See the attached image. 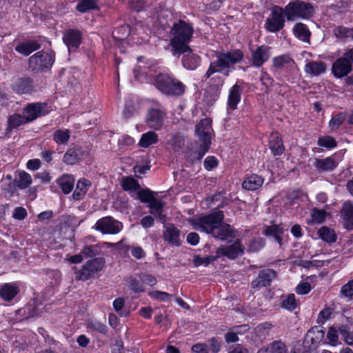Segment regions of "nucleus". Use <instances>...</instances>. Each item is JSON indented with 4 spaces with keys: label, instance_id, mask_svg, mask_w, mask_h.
<instances>
[{
    "label": "nucleus",
    "instance_id": "13d9d810",
    "mask_svg": "<svg viewBox=\"0 0 353 353\" xmlns=\"http://www.w3.org/2000/svg\"><path fill=\"white\" fill-rule=\"evenodd\" d=\"M325 216L326 212L325 210H321L317 209L316 208L312 209V217L313 221L317 223H322L324 221Z\"/></svg>",
    "mask_w": 353,
    "mask_h": 353
},
{
    "label": "nucleus",
    "instance_id": "423d86ee",
    "mask_svg": "<svg viewBox=\"0 0 353 353\" xmlns=\"http://www.w3.org/2000/svg\"><path fill=\"white\" fill-rule=\"evenodd\" d=\"M105 263V261L103 257H95L88 260L80 269L74 268L75 280L85 281L94 278L102 270Z\"/></svg>",
    "mask_w": 353,
    "mask_h": 353
},
{
    "label": "nucleus",
    "instance_id": "ea45409f",
    "mask_svg": "<svg viewBox=\"0 0 353 353\" xmlns=\"http://www.w3.org/2000/svg\"><path fill=\"white\" fill-rule=\"evenodd\" d=\"M158 141V136L154 132H148L141 136L139 141V145L142 148H148L152 144L156 143Z\"/></svg>",
    "mask_w": 353,
    "mask_h": 353
},
{
    "label": "nucleus",
    "instance_id": "20e7f679",
    "mask_svg": "<svg viewBox=\"0 0 353 353\" xmlns=\"http://www.w3.org/2000/svg\"><path fill=\"white\" fill-rule=\"evenodd\" d=\"M154 85L164 94L173 97L183 95L186 88L179 79L170 74L163 73L156 76Z\"/></svg>",
    "mask_w": 353,
    "mask_h": 353
},
{
    "label": "nucleus",
    "instance_id": "ddd939ff",
    "mask_svg": "<svg viewBox=\"0 0 353 353\" xmlns=\"http://www.w3.org/2000/svg\"><path fill=\"white\" fill-rule=\"evenodd\" d=\"M352 70V65L343 56L337 59L332 64V72L336 78L346 77Z\"/></svg>",
    "mask_w": 353,
    "mask_h": 353
},
{
    "label": "nucleus",
    "instance_id": "f257e3e1",
    "mask_svg": "<svg viewBox=\"0 0 353 353\" xmlns=\"http://www.w3.org/2000/svg\"><path fill=\"white\" fill-rule=\"evenodd\" d=\"M223 218V212L217 211L193 219L191 222L195 230L212 234L216 239L225 240L233 236V230L230 225L222 223Z\"/></svg>",
    "mask_w": 353,
    "mask_h": 353
},
{
    "label": "nucleus",
    "instance_id": "680f3d73",
    "mask_svg": "<svg viewBox=\"0 0 353 353\" xmlns=\"http://www.w3.org/2000/svg\"><path fill=\"white\" fill-rule=\"evenodd\" d=\"M341 294L345 297H351L353 296V281H350L342 286Z\"/></svg>",
    "mask_w": 353,
    "mask_h": 353
},
{
    "label": "nucleus",
    "instance_id": "bb28decb",
    "mask_svg": "<svg viewBox=\"0 0 353 353\" xmlns=\"http://www.w3.org/2000/svg\"><path fill=\"white\" fill-rule=\"evenodd\" d=\"M332 32L340 41H345L348 39H353V28L338 26L333 28Z\"/></svg>",
    "mask_w": 353,
    "mask_h": 353
},
{
    "label": "nucleus",
    "instance_id": "2f4dec72",
    "mask_svg": "<svg viewBox=\"0 0 353 353\" xmlns=\"http://www.w3.org/2000/svg\"><path fill=\"white\" fill-rule=\"evenodd\" d=\"M90 183L86 179L79 180L77 184V188L73 192L72 197L74 200H81L85 195Z\"/></svg>",
    "mask_w": 353,
    "mask_h": 353
},
{
    "label": "nucleus",
    "instance_id": "0e129e2a",
    "mask_svg": "<svg viewBox=\"0 0 353 353\" xmlns=\"http://www.w3.org/2000/svg\"><path fill=\"white\" fill-rule=\"evenodd\" d=\"M218 165L217 159L212 156L208 157L204 161V167L207 170H211Z\"/></svg>",
    "mask_w": 353,
    "mask_h": 353
},
{
    "label": "nucleus",
    "instance_id": "864d4df0",
    "mask_svg": "<svg viewBox=\"0 0 353 353\" xmlns=\"http://www.w3.org/2000/svg\"><path fill=\"white\" fill-rule=\"evenodd\" d=\"M318 145L321 147L333 148L336 146V141L331 136H323L319 138Z\"/></svg>",
    "mask_w": 353,
    "mask_h": 353
},
{
    "label": "nucleus",
    "instance_id": "f3484780",
    "mask_svg": "<svg viewBox=\"0 0 353 353\" xmlns=\"http://www.w3.org/2000/svg\"><path fill=\"white\" fill-rule=\"evenodd\" d=\"M275 276L276 272L273 270H263L259 272L258 277L252 281V287L253 288H260L268 286Z\"/></svg>",
    "mask_w": 353,
    "mask_h": 353
},
{
    "label": "nucleus",
    "instance_id": "c85d7f7f",
    "mask_svg": "<svg viewBox=\"0 0 353 353\" xmlns=\"http://www.w3.org/2000/svg\"><path fill=\"white\" fill-rule=\"evenodd\" d=\"M39 48L40 45L37 42L30 41L18 44L15 47V50L19 53L28 56L32 52L39 49Z\"/></svg>",
    "mask_w": 353,
    "mask_h": 353
},
{
    "label": "nucleus",
    "instance_id": "a19ab883",
    "mask_svg": "<svg viewBox=\"0 0 353 353\" xmlns=\"http://www.w3.org/2000/svg\"><path fill=\"white\" fill-rule=\"evenodd\" d=\"M294 63L293 59L288 54H282L272 59V65L276 69L281 68L286 65H294Z\"/></svg>",
    "mask_w": 353,
    "mask_h": 353
},
{
    "label": "nucleus",
    "instance_id": "8fccbe9b",
    "mask_svg": "<svg viewBox=\"0 0 353 353\" xmlns=\"http://www.w3.org/2000/svg\"><path fill=\"white\" fill-rule=\"evenodd\" d=\"M137 196L142 203H148L149 204L156 199L153 192L149 189L138 190Z\"/></svg>",
    "mask_w": 353,
    "mask_h": 353
},
{
    "label": "nucleus",
    "instance_id": "6ab92c4d",
    "mask_svg": "<svg viewBox=\"0 0 353 353\" xmlns=\"http://www.w3.org/2000/svg\"><path fill=\"white\" fill-rule=\"evenodd\" d=\"M338 162L334 156L325 159H315L314 165L319 172H329L336 168Z\"/></svg>",
    "mask_w": 353,
    "mask_h": 353
},
{
    "label": "nucleus",
    "instance_id": "58836bf2",
    "mask_svg": "<svg viewBox=\"0 0 353 353\" xmlns=\"http://www.w3.org/2000/svg\"><path fill=\"white\" fill-rule=\"evenodd\" d=\"M81 252L85 259L95 258L102 253V250L100 245L96 244L84 246Z\"/></svg>",
    "mask_w": 353,
    "mask_h": 353
},
{
    "label": "nucleus",
    "instance_id": "412c9836",
    "mask_svg": "<svg viewBox=\"0 0 353 353\" xmlns=\"http://www.w3.org/2000/svg\"><path fill=\"white\" fill-rule=\"evenodd\" d=\"M269 147L274 156H280L283 153L285 148L283 140L278 132L272 133L270 136Z\"/></svg>",
    "mask_w": 353,
    "mask_h": 353
},
{
    "label": "nucleus",
    "instance_id": "e2e57ef3",
    "mask_svg": "<svg viewBox=\"0 0 353 353\" xmlns=\"http://www.w3.org/2000/svg\"><path fill=\"white\" fill-rule=\"evenodd\" d=\"M310 290L311 285L308 282L301 283L296 288V292L299 294H307Z\"/></svg>",
    "mask_w": 353,
    "mask_h": 353
},
{
    "label": "nucleus",
    "instance_id": "5fc2aeb1",
    "mask_svg": "<svg viewBox=\"0 0 353 353\" xmlns=\"http://www.w3.org/2000/svg\"><path fill=\"white\" fill-rule=\"evenodd\" d=\"M88 327L101 334H106L108 327L103 323L97 321H90L88 323Z\"/></svg>",
    "mask_w": 353,
    "mask_h": 353
},
{
    "label": "nucleus",
    "instance_id": "cd10ccee",
    "mask_svg": "<svg viewBox=\"0 0 353 353\" xmlns=\"http://www.w3.org/2000/svg\"><path fill=\"white\" fill-rule=\"evenodd\" d=\"M326 64L323 61H310L305 65V72L318 76L326 70Z\"/></svg>",
    "mask_w": 353,
    "mask_h": 353
},
{
    "label": "nucleus",
    "instance_id": "c03bdc74",
    "mask_svg": "<svg viewBox=\"0 0 353 353\" xmlns=\"http://www.w3.org/2000/svg\"><path fill=\"white\" fill-rule=\"evenodd\" d=\"M281 305L289 311L294 310L297 306L294 294H289L286 296H283Z\"/></svg>",
    "mask_w": 353,
    "mask_h": 353
},
{
    "label": "nucleus",
    "instance_id": "79ce46f5",
    "mask_svg": "<svg viewBox=\"0 0 353 353\" xmlns=\"http://www.w3.org/2000/svg\"><path fill=\"white\" fill-rule=\"evenodd\" d=\"M57 183L61 188L63 192L65 194L70 193L73 189L74 179L68 176L64 175L57 180Z\"/></svg>",
    "mask_w": 353,
    "mask_h": 353
},
{
    "label": "nucleus",
    "instance_id": "c756f323",
    "mask_svg": "<svg viewBox=\"0 0 353 353\" xmlns=\"http://www.w3.org/2000/svg\"><path fill=\"white\" fill-rule=\"evenodd\" d=\"M293 31L294 35L300 40L306 43H310L311 32L305 24L302 23H296Z\"/></svg>",
    "mask_w": 353,
    "mask_h": 353
},
{
    "label": "nucleus",
    "instance_id": "9b49d317",
    "mask_svg": "<svg viewBox=\"0 0 353 353\" xmlns=\"http://www.w3.org/2000/svg\"><path fill=\"white\" fill-rule=\"evenodd\" d=\"M213 130L211 120L201 119L195 126V133L201 143H211V136Z\"/></svg>",
    "mask_w": 353,
    "mask_h": 353
},
{
    "label": "nucleus",
    "instance_id": "c9c22d12",
    "mask_svg": "<svg viewBox=\"0 0 353 353\" xmlns=\"http://www.w3.org/2000/svg\"><path fill=\"white\" fill-rule=\"evenodd\" d=\"M319 236L327 243H334L337 236L334 231L327 226L321 227L318 231Z\"/></svg>",
    "mask_w": 353,
    "mask_h": 353
},
{
    "label": "nucleus",
    "instance_id": "39448f33",
    "mask_svg": "<svg viewBox=\"0 0 353 353\" xmlns=\"http://www.w3.org/2000/svg\"><path fill=\"white\" fill-rule=\"evenodd\" d=\"M283 10L285 16L288 21H294L299 18L309 19L312 17L314 13L312 5L301 0L290 2Z\"/></svg>",
    "mask_w": 353,
    "mask_h": 353
},
{
    "label": "nucleus",
    "instance_id": "603ef678",
    "mask_svg": "<svg viewBox=\"0 0 353 353\" xmlns=\"http://www.w3.org/2000/svg\"><path fill=\"white\" fill-rule=\"evenodd\" d=\"M97 8L95 0H81L77 6V10L81 12H85Z\"/></svg>",
    "mask_w": 353,
    "mask_h": 353
},
{
    "label": "nucleus",
    "instance_id": "052dcab7",
    "mask_svg": "<svg viewBox=\"0 0 353 353\" xmlns=\"http://www.w3.org/2000/svg\"><path fill=\"white\" fill-rule=\"evenodd\" d=\"M347 322L348 324L341 325L339 327L338 329L339 332L340 333L343 339L346 337L351 332L350 330L352 326L353 325V321L352 319H347Z\"/></svg>",
    "mask_w": 353,
    "mask_h": 353
},
{
    "label": "nucleus",
    "instance_id": "3c124183",
    "mask_svg": "<svg viewBox=\"0 0 353 353\" xmlns=\"http://www.w3.org/2000/svg\"><path fill=\"white\" fill-rule=\"evenodd\" d=\"M218 258V256H208L205 257H201L199 255H194L193 257V263L195 267H199L201 265L207 266L211 262L215 261Z\"/></svg>",
    "mask_w": 353,
    "mask_h": 353
},
{
    "label": "nucleus",
    "instance_id": "5701e85b",
    "mask_svg": "<svg viewBox=\"0 0 353 353\" xmlns=\"http://www.w3.org/2000/svg\"><path fill=\"white\" fill-rule=\"evenodd\" d=\"M85 152L81 148H70L63 156V161L68 165H74L84 156Z\"/></svg>",
    "mask_w": 353,
    "mask_h": 353
},
{
    "label": "nucleus",
    "instance_id": "de8ad7c7",
    "mask_svg": "<svg viewBox=\"0 0 353 353\" xmlns=\"http://www.w3.org/2000/svg\"><path fill=\"white\" fill-rule=\"evenodd\" d=\"M130 289L135 293H139L144 291L143 285L135 277L131 276L125 279Z\"/></svg>",
    "mask_w": 353,
    "mask_h": 353
},
{
    "label": "nucleus",
    "instance_id": "a211bd4d",
    "mask_svg": "<svg viewBox=\"0 0 353 353\" xmlns=\"http://www.w3.org/2000/svg\"><path fill=\"white\" fill-rule=\"evenodd\" d=\"M165 113L158 109H152L148 113L146 123L150 128L159 130L164 121Z\"/></svg>",
    "mask_w": 353,
    "mask_h": 353
},
{
    "label": "nucleus",
    "instance_id": "f8f14e48",
    "mask_svg": "<svg viewBox=\"0 0 353 353\" xmlns=\"http://www.w3.org/2000/svg\"><path fill=\"white\" fill-rule=\"evenodd\" d=\"M183 54L182 58L183 65L188 70H195L200 63V57L192 52L190 46L187 50L174 51L173 55Z\"/></svg>",
    "mask_w": 353,
    "mask_h": 353
},
{
    "label": "nucleus",
    "instance_id": "f03ea898",
    "mask_svg": "<svg viewBox=\"0 0 353 353\" xmlns=\"http://www.w3.org/2000/svg\"><path fill=\"white\" fill-rule=\"evenodd\" d=\"M243 53L241 50H231L227 52H219L216 61L211 62L205 77L209 78L216 72H223L228 77L230 69L234 65L241 62L243 59Z\"/></svg>",
    "mask_w": 353,
    "mask_h": 353
},
{
    "label": "nucleus",
    "instance_id": "4be33fe9",
    "mask_svg": "<svg viewBox=\"0 0 353 353\" xmlns=\"http://www.w3.org/2000/svg\"><path fill=\"white\" fill-rule=\"evenodd\" d=\"M163 239L172 245L179 246L181 245L180 231L173 225L165 228L163 232Z\"/></svg>",
    "mask_w": 353,
    "mask_h": 353
},
{
    "label": "nucleus",
    "instance_id": "774afa93",
    "mask_svg": "<svg viewBox=\"0 0 353 353\" xmlns=\"http://www.w3.org/2000/svg\"><path fill=\"white\" fill-rule=\"evenodd\" d=\"M194 353H208V345L205 343H196L192 347Z\"/></svg>",
    "mask_w": 353,
    "mask_h": 353
},
{
    "label": "nucleus",
    "instance_id": "4c0bfd02",
    "mask_svg": "<svg viewBox=\"0 0 353 353\" xmlns=\"http://www.w3.org/2000/svg\"><path fill=\"white\" fill-rule=\"evenodd\" d=\"M122 188L125 191H136L140 189L138 181L132 176H124L121 181Z\"/></svg>",
    "mask_w": 353,
    "mask_h": 353
},
{
    "label": "nucleus",
    "instance_id": "f704fd0d",
    "mask_svg": "<svg viewBox=\"0 0 353 353\" xmlns=\"http://www.w3.org/2000/svg\"><path fill=\"white\" fill-rule=\"evenodd\" d=\"M163 203L157 199L148 205L150 208V212L157 216L162 222H164L165 220V215L163 214Z\"/></svg>",
    "mask_w": 353,
    "mask_h": 353
},
{
    "label": "nucleus",
    "instance_id": "6e6552de",
    "mask_svg": "<svg viewBox=\"0 0 353 353\" xmlns=\"http://www.w3.org/2000/svg\"><path fill=\"white\" fill-rule=\"evenodd\" d=\"M94 228L103 234H116L121 230L123 224L111 216H105L97 221Z\"/></svg>",
    "mask_w": 353,
    "mask_h": 353
},
{
    "label": "nucleus",
    "instance_id": "473e14b6",
    "mask_svg": "<svg viewBox=\"0 0 353 353\" xmlns=\"http://www.w3.org/2000/svg\"><path fill=\"white\" fill-rule=\"evenodd\" d=\"M18 292L17 288L10 283L4 284L0 288V296L6 301L12 300Z\"/></svg>",
    "mask_w": 353,
    "mask_h": 353
},
{
    "label": "nucleus",
    "instance_id": "4d7b16f0",
    "mask_svg": "<svg viewBox=\"0 0 353 353\" xmlns=\"http://www.w3.org/2000/svg\"><path fill=\"white\" fill-rule=\"evenodd\" d=\"M185 139L183 136L179 134L174 135L172 139L170 141V143L172 146V149L176 152L181 150L184 145Z\"/></svg>",
    "mask_w": 353,
    "mask_h": 353
},
{
    "label": "nucleus",
    "instance_id": "7c9ffc66",
    "mask_svg": "<svg viewBox=\"0 0 353 353\" xmlns=\"http://www.w3.org/2000/svg\"><path fill=\"white\" fill-rule=\"evenodd\" d=\"M13 89L19 94L28 93L32 90V81L30 79H18L13 85Z\"/></svg>",
    "mask_w": 353,
    "mask_h": 353
},
{
    "label": "nucleus",
    "instance_id": "69168bd1",
    "mask_svg": "<svg viewBox=\"0 0 353 353\" xmlns=\"http://www.w3.org/2000/svg\"><path fill=\"white\" fill-rule=\"evenodd\" d=\"M327 338L330 340L332 345H335L339 340L338 331L334 327H330Z\"/></svg>",
    "mask_w": 353,
    "mask_h": 353
},
{
    "label": "nucleus",
    "instance_id": "338daca9",
    "mask_svg": "<svg viewBox=\"0 0 353 353\" xmlns=\"http://www.w3.org/2000/svg\"><path fill=\"white\" fill-rule=\"evenodd\" d=\"M271 327L272 325L270 323H266L260 324L255 328V332L259 334L265 336L268 334V331L271 329Z\"/></svg>",
    "mask_w": 353,
    "mask_h": 353
},
{
    "label": "nucleus",
    "instance_id": "a878e982",
    "mask_svg": "<svg viewBox=\"0 0 353 353\" xmlns=\"http://www.w3.org/2000/svg\"><path fill=\"white\" fill-rule=\"evenodd\" d=\"M263 183V179L257 174H252L243 182L242 187L248 190H256Z\"/></svg>",
    "mask_w": 353,
    "mask_h": 353
},
{
    "label": "nucleus",
    "instance_id": "9d476101",
    "mask_svg": "<svg viewBox=\"0 0 353 353\" xmlns=\"http://www.w3.org/2000/svg\"><path fill=\"white\" fill-rule=\"evenodd\" d=\"M243 253L244 248L239 239H236L231 245L221 246L216 250V256H218V257L222 255L225 256L230 259H234L239 255H242Z\"/></svg>",
    "mask_w": 353,
    "mask_h": 353
},
{
    "label": "nucleus",
    "instance_id": "4468645a",
    "mask_svg": "<svg viewBox=\"0 0 353 353\" xmlns=\"http://www.w3.org/2000/svg\"><path fill=\"white\" fill-rule=\"evenodd\" d=\"M342 224L345 229L347 230H353V203L350 201H346L343 203L339 212Z\"/></svg>",
    "mask_w": 353,
    "mask_h": 353
},
{
    "label": "nucleus",
    "instance_id": "1a4fd4ad",
    "mask_svg": "<svg viewBox=\"0 0 353 353\" xmlns=\"http://www.w3.org/2000/svg\"><path fill=\"white\" fill-rule=\"evenodd\" d=\"M285 11L283 8L276 6L271 14V17L268 18L265 21V28L270 32H276L281 30L285 23Z\"/></svg>",
    "mask_w": 353,
    "mask_h": 353
},
{
    "label": "nucleus",
    "instance_id": "393cba45",
    "mask_svg": "<svg viewBox=\"0 0 353 353\" xmlns=\"http://www.w3.org/2000/svg\"><path fill=\"white\" fill-rule=\"evenodd\" d=\"M257 353H288L286 345L281 340L270 343L266 347L260 349Z\"/></svg>",
    "mask_w": 353,
    "mask_h": 353
},
{
    "label": "nucleus",
    "instance_id": "a18cd8bd",
    "mask_svg": "<svg viewBox=\"0 0 353 353\" xmlns=\"http://www.w3.org/2000/svg\"><path fill=\"white\" fill-rule=\"evenodd\" d=\"M15 181L19 188L25 189L32 183V177L28 172L21 171L19 173V179Z\"/></svg>",
    "mask_w": 353,
    "mask_h": 353
},
{
    "label": "nucleus",
    "instance_id": "aec40b11",
    "mask_svg": "<svg viewBox=\"0 0 353 353\" xmlns=\"http://www.w3.org/2000/svg\"><path fill=\"white\" fill-rule=\"evenodd\" d=\"M81 37V33L79 30L71 29L64 34L63 39L65 44L70 50L71 48H77L79 46Z\"/></svg>",
    "mask_w": 353,
    "mask_h": 353
},
{
    "label": "nucleus",
    "instance_id": "2eb2a0df",
    "mask_svg": "<svg viewBox=\"0 0 353 353\" xmlns=\"http://www.w3.org/2000/svg\"><path fill=\"white\" fill-rule=\"evenodd\" d=\"M46 103H30L23 111V114L25 116L28 123L31 122L36 119L37 117L46 114Z\"/></svg>",
    "mask_w": 353,
    "mask_h": 353
},
{
    "label": "nucleus",
    "instance_id": "37998d69",
    "mask_svg": "<svg viewBox=\"0 0 353 353\" xmlns=\"http://www.w3.org/2000/svg\"><path fill=\"white\" fill-rule=\"evenodd\" d=\"M70 137L69 130H58L53 135L54 141L58 144H66Z\"/></svg>",
    "mask_w": 353,
    "mask_h": 353
},
{
    "label": "nucleus",
    "instance_id": "0eeeda50",
    "mask_svg": "<svg viewBox=\"0 0 353 353\" xmlns=\"http://www.w3.org/2000/svg\"><path fill=\"white\" fill-rule=\"evenodd\" d=\"M54 61V52L51 50L39 51L29 58L30 68L34 71H41L51 68Z\"/></svg>",
    "mask_w": 353,
    "mask_h": 353
},
{
    "label": "nucleus",
    "instance_id": "49530a36",
    "mask_svg": "<svg viewBox=\"0 0 353 353\" xmlns=\"http://www.w3.org/2000/svg\"><path fill=\"white\" fill-rule=\"evenodd\" d=\"M27 123L28 121L23 114L21 116V114H14L8 119V125L10 128H17Z\"/></svg>",
    "mask_w": 353,
    "mask_h": 353
},
{
    "label": "nucleus",
    "instance_id": "bf43d9fd",
    "mask_svg": "<svg viewBox=\"0 0 353 353\" xmlns=\"http://www.w3.org/2000/svg\"><path fill=\"white\" fill-rule=\"evenodd\" d=\"M149 295L150 296V297L153 299H156L163 301H170L172 297V294H170L165 292H160L157 290L150 292L149 293Z\"/></svg>",
    "mask_w": 353,
    "mask_h": 353
},
{
    "label": "nucleus",
    "instance_id": "6e6d98bb",
    "mask_svg": "<svg viewBox=\"0 0 353 353\" xmlns=\"http://www.w3.org/2000/svg\"><path fill=\"white\" fill-rule=\"evenodd\" d=\"M265 245V242L263 239L258 238L250 241L248 251L255 252L260 250Z\"/></svg>",
    "mask_w": 353,
    "mask_h": 353
},
{
    "label": "nucleus",
    "instance_id": "e433bc0d",
    "mask_svg": "<svg viewBox=\"0 0 353 353\" xmlns=\"http://www.w3.org/2000/svg\"><path fill=\"white\" fill-rule=\"evenodd\" d=\"M263 234L266 236H273L280 245L281 244V236L283 234V229L279 225H272L267 227Z\"/></svg>",
    "mask_w": 353,
    "mask_h": 353
},
{
    "label": "nucleus",
    "instance_id": "09e8293b",
    "mask_svg": "<svg viewBox=\"0 0 353 353\" xmlns=\"http://www.w3.org/2000/svg\"><path fill=\"white\" fill-rule=\"evenodd\" d=\"M346 115L344 112H339L333 116L329 122V127L332 130H336L345 121Z\"/></svg>",
    "mask_w": 353,
    "mask_h": 353
},
{
    "label": "nucleus",
    "instance_id": "72a5a7b5",
    "mask_svg": "<svg viewBox=\"0 0 353 353\" xmlns=\"http://www.w3.org/2000/svg\"><path fill=\"white\" fill-rule=\"evenodd\" d=\"M325 332L317 327H312L307 333V339H310L311 343L317 345L323 339Z\"/></svg>",
    "mask_w": 353,
    "mask_h": 353
},
{
    "label": "nucleus",
    "instance_id": "dca6fc26",
    "mask_svg": "<svg viewBox=\"0 0 353 353\" xmlns=\"http://www.w3.org/2000/svg\"><path fill=\"white\" fill-rule=\"evenodd\" d=\"M271 48L265 45L259 46L255 50L252 51V65L256 67H261L270 57Z\"/></svg>",
    "mask_w": 353,
    "mask_h": 353
},
{
    "label": "nucleus",
    "instance_id": "b1692460",
    "mask_svg": "<svg viewBox=\"0 0 353 353\" xmlns=\"http://www.w3.org/2000/svg\"><path fill=\"white\" fill-rule=\"evenodd\" d=\"M241 92L242 88L237 84L234 85L230 90L228 105L231 110L236 109L237 104L241 100Z\"/></svg>",
    "mask_w": 353,
    "mask_h": 353
},
{
    "label": "nucleus",
    "instance_id": "7ed1b4c3",
    "mask_svg": "<svg viewBox=\"0 0 353 353\" xmlns=\"http://www.w3.org/2000/svg\"><path fill=\"white\" fill-rule=\"evenodd\" d=\"M171 34L172 38L170 40V45L172 47V51L187 50L189 47L188 43L190 41L193 34V28L190 23L181 20L173 25Z\"/></svg>",
    "mask_w": 353,
    "mask_h": 353
}]
</instances>
